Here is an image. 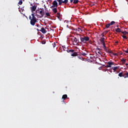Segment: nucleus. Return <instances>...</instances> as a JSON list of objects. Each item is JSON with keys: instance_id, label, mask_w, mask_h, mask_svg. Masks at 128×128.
<instances>
[{"instance_id": "obj_1", "label": "nucleus", "mask_w": 128, "mask_h": 128, "mask_svg": "<svg viewBox=\"0 0 128 128\" xmlns=\"http://www.w3.org/2000/svg\"><path fill=\"white\" fill-rule=\"evenodd\" d=\"M80 40L82 42L86 44V42H88L90 40V38L86 36H83L82 37L80 36Z\"/></svg>"}, {"instance_id": "obj_2", "label": "nucleus", "mask_w": 128, "mask_h": 128, "mask_svg": "<svg viewBox=\"0 0 128 128\" xmlns=\"http://www.w3.org/2000/svg\"><path fill=\"white\" fill-rule=\"evenodd\" d=\"M72 40L73 42V44L74 46H78V42H80V41L78 40V37H73L72 38Z\"/></svg>"}, {"instance_id": "obj_3", "label": "nucleus", "mask_w": 128, "mask_h": 128, "mask_svg": "<svg viewBox=\"0 0 128 128\" xmlns=\"http://www.w3.org/2000/svg\"><path fill=\"white\" fill-rule=\"evenodd\" d=\"M52 6H50V8H58V2L56 0H54L52 2Z\"/></svg>"}, {"instance_id": "obj_4", "label": "nucleus", "mask_w": 128, "mask_h": 128, "mask_svg": "<svg viewBox=\"0 0 128 128\" xmlns=\"http://www.w3.org/2000/svg\"><path fill=\"white\" fill-rule=\"evenodd\" d=\"M108 64L106 66L107 68H112V65H113V66H115L116 64L112 62H110V61H109L107 62Z\"/></svg>"}, {"instance_id": "obj_5", "label": "nucleus", "mask_w": 128, "mask_h": 128, "mask_svg": "<svg viewBox=\"0 0 128 128\" xmlns=\"http://www.w3.org/2000/svg\"><path fill=\"white\" fill-rule=\"evenodd\" d=\"M36 19H32L30 22V24L32 26H34L36 24Z\"/></svg>"}, {"instance_id": "obj_6", "label": "nucleus", "mask_w": 128, "mask_h": 128, "mask_svg": "<svg viewBox=\"0 0 128 128\" xmlns=\"http://www.w3.org/2000/svg\"><path fill=\"white\" fill-rule=\"evenodd\" d=\"M40 14H41L42 18L44 16V8H40Z\"/></svg>"}, {"instance_id": "obj_7", "label": "nucleus", "mask_w": 128, "mask_h": 128, "mask_svg": "<svg viewBox=\"0 0 128 128\" xmlns=\"http://www.w3.org/2000/svg\"><path fill=\"white\" fill-rule=\"evenodd\" d=\"M36 5L34 4L32 6V8L31 7L32 12H36Z\"/></svg>"}, {"instance_id": "obj_8", "label": "nucleus", "mask_w": 128, "mask_h": 128, "mask_svg": "<svg viewBox=\"0 0 128 128\" xmlns=\"http://www.w3.org/2000/svg\"><path fill=\"white\" fill-rule=\"evenodd\" d=\"M62 48H63V50H64V52H67L68 50V48L66 47L65 46H62Z\"/></svg>"}, {"instance_id": "obj_9", "label": "nucleus", "mask_w": 128, "mask_h": 128, "mask_svg": "<svg viewBox=\"0 0 128 128\" xmlns=\"http://www.w3.org/2000/svg\"><path fill=\"white\" fill-rule=\"evenodd\" d=\"M40 31L41 32H42V34H46V30L44 28H42Z\"/></svg>"}, {"instance_id": "obj_10", "label": "nucleus", "mask_w": 128, "mask_h": 128, "mask_svg": "<svg viewBox=\"0 0 128 128\" xmlns=\"http://www.w3.org/2000/svg\"><path fill=\"white\" fill-rule=\"evenodd\" d=\"M52 10L54 12V14H56V12H58V9H56V8H52Z\"/></svg>"}, {"instance_id": "obj_11", "label": "nucleus", "mask_w": 128, "mask_h": 128, "mask_svg": "<svg viewBox=\"0 0 128 128\" xmlns=\"http://www.w3.org/2000/svg\"><path fill=\"white\" fill-rule=\"evenodd\" d=\"M78 56V53L76 52H74L72 54H71L72 56Z\"/></svg>"}, {"instance_id": "obj_12", "label": "nucleus", "mask_w": 128, "mask_h": 128, "mask_svg": "<svg viewBox=\"0 0 128 128\" xmlns=\"http://www.w3.org/2000/svg\"><path fill=\"white\" fill-rule=\"evenodd\" d=\"M74 52V50H68L67 51V52H70V54H72Z\"/></svg>"}, {"instance_id": "obj_13", "label": "nucleus", "mask_w": 128, "mask_h": 128, "mask_svg": "<svg viewBox=\"0 0 128 128\" xmlns=\"http://www.w3.org/2000/svg\"><path fill=\"white\" fill-rule=\"evenodd\" d=\"M120 68V66H116V67H114L112 68L113 70H114V72H116V70H118Z\"/></svg>"}, {"instance_id": "obj_14", "label": "nucleus", "mask_w": 128, "mask_h": 128, "mask_svg": "<svg viewBox=\"0 0 128 128\" xmlns=\"http://www.w3.org/2000/svg\"><path fill=\"white\" fill-rule=\"evenodd\" d=\"M99 40L102 42H104V38H101Z\"/></svg>"}, {"instance_id": "obj_15", "label": "nucleus", "mask_w": 128, "mask_h": 128, "mask_svg": "<svg viewBox=\"0 0 128 128\" xmlns=\"http://www.w3.org/2000/svg\"><path fill=\"white\" fill-rule=\"evenodd\" d=\"M116 32H122V30H120V28H117L116 29Z\"/></svg>"}, {"instance_id": "obj_16", "label": "nucleus", "mask_w": 128, "mask_h": 128, "mask_svg": "<svg viewBox=\"0 0 128 128\" xmlns=\"http://www.w3.org/2000/svg\"><path fill=\"white\" fill-rule=\"evenodd\" d=\"M118 76L122 78V76H124V73L122 72H121L118 74Z\"/></svg>"}, {"instance_id": "obj_17", "label": "nucleus", "mask_w": 128, "mask_h": 128, "mask_svg": "<svg viewBox=\"0 0 128 128\" xmlns=\"http://www.w3.org/2000/svg\"><path fill=\"white\" fill-rule=\"evenodd\" d=\"M31 16H32V20H36V18L34 16V14H32Z\"/></svg>"}, {"instance_id": "obj_18", "label": "nucleus", "mask_w": 128, "mask_h": 128, "mask_svg": "<svg viewBox=\"0 0 128 128\" xmlns=\"http://www.w3.org/2000/svg\"><path fill=\"white\" fill-rule=\"evenodd\" d=\"M76 32H82V29H80V28H78L76 30Z\"/></svg>"}, {"instance_id": "obj_19", "label": "nucleus", "mask_w": 128, "mask_h": 128, "mask_svg": "<svg viewBox=\"0 0 128 128\" xmlns=\"http://www.w3.org/2000/svg\"><path fill=\"white\" fill-rule=\"evenodd\" d=\"M66 98H68L67 94H64L62 96V98H63V100H66Z\"/></svg>"}, {"instance_id": "obj_20", "label": "nucleus", "mask_w": 128, "mask_h": 128, "mask_svg": "<svg viewBox=\"0 0 128 128\" xmlns=\"http://www.w3.org/2000/svg\"><path fill=\"white\" fill-rule=\"evenodd\" d=\"M78 2H80L78 0H74L73 4H76L78 3Z\"/></svg>"}, {"instance_id": "obj_21", "label": "nucleus", "mask_w": 128, "mask_h": 128, "mask_svg": "<svg viewBox=\"0 0 128 128\" xmlns=\"http://www.w3.org/2000/svg\"><path fill=\"white\" fill-rule=\"evenodd\" d=\"M56 16L58 18H60V13L58 12L56 14Z\"/></svg>"}, {"instance_id": "obj_22", "label": "nucleus", "mask_w": 128, "mask_h": 128, "mask_svg": "<svg viewBox=\"0 0 128 128\" xmlns=\"http://www.w3.org/2000/svg\"><path fill=\"white\" fill-rule=\"evenodd\" d=\"M64 4H68V0H64L63 1Z\"/></svg>"}, {"instance_id": "obj_23", "label": "nucleus", "mask_w": 128, "mask_h": 128, "mask_svg": "<svg viewBox=\"0 0 128 128\" xmlns=\"http://www.w3.org/2000/svg\"><path fill=\"white\" fill-rule=\"evenodd\" d=\"M102 44L103 45V48L104 49L106 48V44L104 43V42H103L102 43Z\"/></svg>"}, {"instance_id": "obj_24", "label": "nucleus", "mask_w": 128, "mask_h": 128, "mask_svg": "<svg viewBox=\"0 0 128 128\" xmlns=\"http://www.w3.org/2000/svg\"><path fill=\"white\" fill-rule=\"evenodd\" d=\"M62 4H64V1H62V0L58 2L59 6H62Z\"/></svg>"}, {"instance_id": "obj_25", "label": "nucleus", "mask_w": 128, "mask_h": 128, "mask_svg": "<svg viewBox=\"0 0 128 128\" xmlns=\"http://www.w3.org/2000/svg\"><path fill=\"white\" fill-rule=\"evenodd\" d=\"M110 24H106V28H110Z\"/></svg>"}, {"instance_id": "obj_26", "label": "nucleus", "mask_w": 128, "mask_h": 128, "mask_svg": "<svg viewBox=\"0 0 128 128\" xmlns=\"http://www.w3.org/2000/svg\"><path fill=\"white\" fill-rule=\"evenodd\" d=\"M116 24V22L114 21H112L110 22V26H112L113 24Z\"/></svg>"}, {"instance_id": "obj_27", "label": "nucleus", "mask_w": 128, "mask_h": 128, "mask_svg": "<svg viewBox=\"0 0 128 128\" xmlns=\"http://www.w3.org/2000/svg\"><path fill=\"white\" fill-rule=\"evenodd\" d=\"M121 62H122V64H124L126 62V60L124 58H122L121 60Z\"/></svg>"}, {"instance_id": "obj_28", "label": "nucleus", "mask_w": 128, "mask_h": 128, "mask_svg": "<svg viewBox=\"0 0 128 128\" xmlns=\"http://www.w3.org/2000/svg\"><path fill=\"white\" fill-rule=\"evenodd\" d=\"M122 38H123L124 40H128V37H126V36L125 35L122 36Z\"/></svg>"}, {"instance_id": "obj_29", "label": "nucleus", "mask_w": 128, "mask_h": 128, "mask_svg": "<svg viewBox=\"0 0 128 128\" xmlns=\"http://www.w3.org/2000/svg\"><path fill=\"white\" fill-rule=\"evenodd\" d=\"M107 52L108 54H112V51L108 49V52Z\"/></svg>"}, {"instance_id": "obj_30", "label": "nucleus", "mask_w": 128, "mask_h": 128, "mask_svg": "<svg viewBox=\"0 0 128 128\" xmlns=\"http://www.w3.org/2000/svg\"><path fill=\"white\" fill-rule=\"evenodd\" d=\"M46 16H50V14L48 12H46Z\"/></svg>"}, {"instance_id": "obj_31", "label": "nucleus", "mask_w": 128, "mask_h": 128, "mask_svg": "<svg viewBox=\"0 0 128 128\" xmlns=\"http://www.w3.org/2000/svg\"><path fill=\"white\" fill-rule=\"evenodd\" d=\"M86 54H87L85 52H82V53L81 54V56H86Z\"/></svg>"}, {"instance_id": "obj_32", "label": "nucleus", "mask_w": 128, "mask_h": 128, "mask_svg": "<svg viewBox=\"0 0 128 128\" xmlns=\"http://www.w3.org/2000/svg\"><path fill=\"white\" fill-rule=\"evenodd\" d=\"M78 58H79L80 60H84V58L82 56H78Z\"/></svg>"}, {"instance_id": "obj_33", "label": "nucleus", "mask_w": 128, "mask_h": 128, "mask_svg": "<svg viewBox=\"0 0 128 128\" xmlns=\"http://www.w3.org/2000/svg\"><path fill=\"white\" fill-rule=\"evenodd\" d=\"M18 4H20V5L22 4V0L20 1Z\"/></svg>"}, {"instance_id": "obj_34", "label": "nucleus", "mask_w": 128, "mask_h": 128, "mask_svg": "<svg viewBox=\"0 0 128 128\" xmlns=\"http://www.w3.org/2000/svg\"><path fill=\"white\" fill-rule=\"evenodd\" d=\"M122 33L124 35L126 34V31L122 32Z\"/></svg>"}, {"instance_id": "obj_35", "label": "nucleus", "mask_w": 128, "mask_h": 128, "mask_svg": "<svg viewBox=\"0 0 128 128\" xmlns=\"http://www.w3.org/2000/svg\"><path fill=\"white\" fill-rule=\"evenodd\" d=\"M104 33H102L100 35V36H102L104 38Z\"/></svg>"}, {"instance_id": "obj_36", "label": "nucleus", "mask_w": 128, "mask_h": 128, "mask_svg": "<svg viewBox=\"0 0 128 128\" xmlns=\"http://www.w3.org/2000/svg\"><path fill=\"white\" fill-rule=\"evenodd\" d=\"M56 42H54V43L52 44V46H53V48H56Z\"/></svg>"}, {"instance_id": "obj_37", "label": "nucleus", "mask_w": 128, "mask_h": 128, "mask_svg": "<svg viewBox=\"0 0 128 128\" xmlns=\"http://www.w3.org/2000/svg\"><path fill=\"white\" fill-rule=\"evenodd\" d=\"M104 50L106 52H108V49L106 48H104Z\"/></svg>"}, {"instance_id": "obj_38", "label": "nucleus", "mask_w": 128, "mask_h": 128, "mask_svg": "<svg viewBox=\"0 0 128 128\" xmlns=\"http://www.w3.org/2000/svg\"><path fill=\"white\" fill-rule=\"evenodd\" d=\"M112 54H113V56H118V54H116V53H114V52H112Z\"/></svg>"}, {"instance_id": "obj_39", "label": "nucleus", "mask_w": 128, "mask_h": 128, "mask_svg": "<svg viewBox=\"0 0 128 128\" xmlns=\"http://www.w3.org/2000/svg\"><path fill=\"white\" fill-rule=\"evenodd\" d=\"M126 78H128V72H126Z\"/></svg>"}, {"instance_id": "obj_40", "label": "nucleus", "mask_w": 128, "mask_h": 128, "mask_svg": "<svg viewBox=\"0 0 128 128\" xmlns=\"http://www.w3.org/2000/svg\"><path fill=\"white\" fill-rule=\"evenodd\" d=\"M29 20H32V16H29Z\"/></svg>"}, {"instance_id": "obj_41", "label": "nucleus", "mask_w": 128, "mask_h": 128, "mask_svg": "<svg viewBox=\"0 0 128 128\" xmlns=\"http://www.w3.org/2000/svg\"><path fill=\"white\" fill-rule=\"evenodd\" d=\"M125 52H126V54H128V48H127L126 50H125Z\"/></svg>"}, {"instance_id": "obj_42", "label": "nucleus", "mask_w": 128, "mask_h": 128, "mask_svg": "<svg viewBox=\"0 0 128 128\" xmlns=\"http://www.w3.org/2000/svg\"><path fill=\"white\" fill-rule=\"evenodd\" d=\"M76 28H73V30H76Z\"/></svg>"}, {"instance_id": "obj_43", "label": "nucleus", "mask_w": 128, "mask_h": 128, "mask_svg": "<svg viewBox=\"0 0 128 128\" xmlns=\"http://www.w3.org/2000/svg\"><path fill=\"white\" fill-rule=\"evenodd\" d=\"M74 2V0H70V2L72 4Z\"/></svg>"}, {"instance_id": "obj_44", "label": "nucleus", "mask_w": 128, "mask_h": 128, "mask_svg": "<svg viewBox=\"0 0 128 128\" xmlns=\"http://www.w3.org/2000/svg\"><path fill=\"white\" fill-rule=\"evenodd\" d=\"M105 32H106V34H108V30H106Z\"/></svg>"}, {"instance_id": "obj_45", "label": "nucleus", "mask_w": 128, "mask_h": 128, "mask_svg": "<svg viewBox=\"0 0 128 128\" xmlns=\"http://www.w3.org/2000/svg\"><path fill=\"white\" fill-rule=\"evenodd\" d=\"M62 0H57L58 2H62Z\"/></svg>"}, {"instance_id": "obj_46", "label": "nucleus", "mask_w": 128, "mask_h": 128, "mask_svg": "<svg viewBox=\"0 0 128 128\" xmlns=\"http://www.w3.org/2000/svg\"><path fill=\"white\" fill-rule=\"evenodd\" d=\"M42 44H46V42H42Z\"/></svg>"}, {"instance_id": "obj_47", "label": "nucleus", "mask_w": 128, "mask_h": 128, "mask_svg": "<svg viewBox=\"0 0 128 128\" xmlns=\"http://www.w3.org/2000/svg\"><path fill=\"white\" fill-rule=\"evenodd\" d=\"M97 50H100V48H98Z\"/></svg>"}, {"instance_id": "obj_48", "label": "nucleus", "mask_w": 128, "mask_h": 128, "mask_svg": "<svg viewBox=\"0 0 128 128\" xmlns=\"http://www.w3.org/2000/svg\"><path fill=\"white\" fill-rule=\"evenodd\" d=\"M30 6H34L32 5V4H30Z\"/></svg>"}, {"instance_id": "obj_49", "label": "nucleus", "mask_w": 128, "mask_h": 128, "mask_svg": "<svg viewBox=\"0 0 128 128\" xmlns=\"http://www.w3.org/2000/svg\"><path fill=\"white\" fill-rule=\"evenodd\" d=\"M36 30H38V32H39L40 30H38V28H37Z\"/></svg>"}, {"instance_id": "obj_50", "label": "nucleus", "mask_w": 128, "mask_h": 128, "mask_svg": "<svg viewBox=\"0 0 128 128\" xmlns=\"http://www.w3.org/2000/svg\"><path fill=\"white\" fill-rule=\"evenodd\" d=\"M36 26H38V24L37 25H36Z\"/></svg>"}, {"instance_id": "obj_51", "label": "nucleus", "mask_w": 128, "mask_h": 128, "mask_svg": "<svg viewBox=\"0 0 128 128\" xmlns=\"http://www.w3.org/2000/svg\"><path fill=\"white\" fill-rule=\"evenodd\" d=\"M126 66H128V64H126Z\"/></svg>"}, {"instance_id": "obj_52", "label": "nucleus", "mask_w": 128, "mask_h": 128, "mask_svg": "<svg viewBox=\"0 0 128 128\" xmlns=\"http://www.w3.org/2000/svg\"><path fill=\"white\" fill-rule=\"evenodd\" d=\"M98 54H100V52H98Z\"/></svg>"}, {"instance_id": "obj_53", "label": "nucleus", "mask_w": 128, "mask_h": 128, "mask_svg": "<svg viewBox=\"0 0 128 128\" xmlns=\"http://www.w3.org/2000/svg\"><path fill=\"white\" fill-rule=\"evenodd\" d=\"M117 27L118 28V26H117Z\"/></svg>"}, {"instance_id": "obj_54", "label": "nucleus", "mask_w": 128, "mask_h": 128, "mask_svg": "<svg viewBox=\"0 0 128 128\" xmlns=\"http://www.w3.org/2000/svg\"><path fill=\"white\" fill-rule=\"evenodd\" d=\"M126 34H128V32H126Z\"/></svg>"}]
</instances>
